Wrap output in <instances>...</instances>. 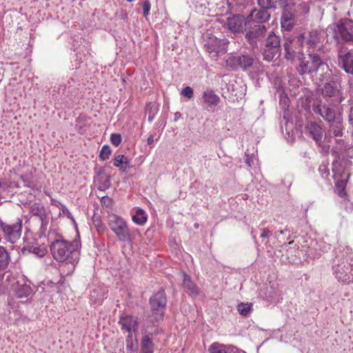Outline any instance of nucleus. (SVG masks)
I'll use <instances>...</instances> for the list:
<instances>
[{"instance_id": "nucleus-1", "label": "nucleus", "mask_w": 353, "mask_h": 353, "mask_svg": "<svg viewBox=\"0 0 353 353\" xmlns=\"http://www.w3.org/2000/svg\"><path fill=\"white\" fill-rule=\"evenodd\" d=\"M78 249V241L70 242L63 239L54 241L50 246V250L54 259L57 261L65 262L61 265V270L65 265L70 266L68 274L74 271L75 265L78 262L79 257Z\"/></svg>"}, {"instance_id": "nucleus-2", "label": "nucleus", "mask_w": 353, "mask_h": 353, "mask_svg": "<svg viewBox=\"0 0 353 353\" xmlns=\"http://www.w3.org/2000/svg\"><path fill=\"white\" fill-rule=\"evenodd\" d=\"M226 64L233 70L241 69L243 71L252 70L254 72L263 71V64L259 58L248 54L230 57L227 59Z\"/></svg>"}, {"instance_id": "nucleus-3", "label": "nucleus", "mask_w": 353, "mask_h": 353, "mask_svg": "<svg viewBox=\"0 0 353 353\" xmlns=\"http://www.w3.org/2000/svg\"><path fill=\"white\" fill-rule=\"evenodd\" d=\"M326 34L332 36L337 42L341 41L353 43V21L345 19L337 24H332L326 28Z\"/></svg>"}, {"instance_id": "nucleus-4", "label": "nucleus", "mask_w": 353, "mask_h": 353, "mask_svg": "<svg viewBox=\"0 0 353 353\" xmlns=\"http://www.w3.org/2000/svg\"><path fill=\"white\" fill-rule=\"evenodd\" d=\"M296 59L299 61L296 70L301 75L316 72L320 67L325 65L321 57L316 53L310 52L305 54L299 52Z\"/></svg>"}, {"instance_id": "nucleus-5", "label": "nucleus", "mask_w": 353, "mask_h": 353, "mask_svg": "<svg viewBox=\"0 0 353 353\" xmlns=\"http://www.w3.org/2000/svg\"><path fill=\"white\" fill-rule=\"evenodd\" d=\"M107 221L108 227L119 241L125 243L132 241L130 228L123 218L114 213H111L108 215Z\"/></svg>"}, {"instance_id": "nucleus-6", "label": "nucleus", "mask_w": 353, "mask_h": 353, "mask_svg": "<svg viewBox=\"0 0 353 353\" xmlns=\"http://www.w3.org/2000/svg\"><path fill=\"white\" fill-rule=\"evenodd\" d=\"M0 228L3 232L5 239L14 243L21 237L22 220L19 217L14 219L1 220Z\"/></svg>"}, {"instance_id": "nucleus-7", "label": "nucleus", "mask_w": 353, "mask_h": 353, "mask_svg": "<svg viewBox=\"0 0 353 353\" xmlns=\"http://www.w3.org/2000/svg\"><path fill=\"white\" fill-rule=\"evenodd\" d=\"M167 299L163 290L154 293L150 299L152 315L156 321H159L164 315Z\"/></svg>"}, {"instance_id": "nucleus-8", "label": "nucleus", "mask_w": 353, "mask_h": 353, "mask_svg": "<svg viewBox=\"0 0 353 353\" xmlns=\"http://www.w3.org/2000/svg\"><path fill=\"white\" fill-rule=\"evenodd\" d=\"M338 65L347 74L353 75V52L341 46L337 50Z\"/></svg>"}, {"instance_id": "nucleus-9", "label": "nucleus", "mask_w": 353, "mask_h": 353, "mask_svg": "<svg viewBox=\"0 0 353 353\" xmlns=\"http://www.w3.org/2000/svg\"><path fill=\"white\" fill-rule=\"evenodd\" d=\"M280 39L274 32L269 34L265 41V48L263 50V58L271 61L280 52Z\"/></svg>"}, {"instance_id": "nucleus-10", "label": "nucleus", "mask_w": 353, "mask_h": 353, "mask_svg": "<svg viewBox=\"0 0 353 353\" xmlns=\"http://www.w3.org/2000/svg\"><path fill=\"white\" fill-rule=\"evenodd\" d=\"M320 33L316 31L304 32L297 38V42L302 46H307L309 49H316L321 43Z\"/></svg>"}, {"instance_id": "nucleus-11", "label": "nucleus", "mask_w": 353, "mask_h": 353, "mask_svg": "<svg viewBox=\"0 0 353 353\" xmlns=\"http://www.w3.org/2000/svg\"><path fill=\"white\" fill-rule=\"evenodd\" d=\"M266 33V27L262 24H256L247 30L245 37L249 44L253 48L257 47V42L263 38Z\"/></svg>"}, {"instance_id": "nucleus-12", "label": "nucleus", "mask_w": 353, "mask_h": 353, "mask_svg": "<svg viewBox=\"0 0 353 353\" xmlns=\"http://www.w3.org/2000/svg\"><path fill=\"white\" fill-rule=\"evenodd\" d=\"M320 79L322 81H327L322 88V94L323 96L332 97L337 94L339 91V83L336 81H334L332 77L331 70L327 68V71L322 75Z\"/></svg>"}, {"instance_id": "nucleus-13", "label": "nucleus", "mask_w": 353, "mask_h": 353, "mask_svg": "<svg viewBox=\"0 0 353 353\" xmlns=\"http://www.w3.org/2000/svg\"><path fill=\"white\" fill-rule=\"evenodd\" d=\"M119 324L123 332H128V334L136 333L138 330L137 319L130 315H121L119 318Z\"/></svg>"}, {"instance_id": "nucleus-14", "label": "nucleus", "mask_w": 353, "mask_h": 353, "mask_svg": "<svg viewBox=\"0 0 353 353\" xmlns=\"http://www.w3.org/2000/svg\"><path fill=\"white\" fill-rule=\"evenodd\" d=\"M329 123V129L325 135V139H327L328 141H330V139L332 137H342L344 130L342 117L338 116L336 119Z\"/></svg>"}, {"instance_id": "nucleus-15", "label": "nucleus", "mask_w": 353, "mask_h": 353, "mask_svg": "<svg viewBox=\"0 0 353 353\" xmlns=\"http://www.w3.org/2000/svg\"><path fill=\"white\" fill-rule=\"evenodd\" d=\"M246 21L242 15H234L227 19L226 26L231 32H240L243 31Z\"/></svg>"}, {"instance_id": "nucleus-16", "label": "nucleus", "mask_w": 353, "mask_h": 353, "mask_svg": "<svg viewBox=\"0 0 353 353\" xmlns=\"http://www.w3.org/2000/svg\"><path fill=\"white\" fill-rule=\"evenodd\" d=\"M314 113L319 114L325 121L330 123L336 119L338 116L334 109L326 105L319 104L313 107Z\"/></svg>"}, {"instance_id": "nucleus-17", "label": "nucleus", "mask_w": 353, "mask_h": 353, "mask_svg": "<svg viewBox=\"0 0 353 353\" xmlns=\"http://www.w3.org/2000/svg\"><path fill=\"white\" fill-rule=\"evenodd\" d=\"M333 168L332 171L334 173V178L336 181L335 183V191L338 194V195L341 197H343L345 194V189L346 186V180L343 179H340L341 174L338 171V166H339V164L337 161H334L332 163Z\"/></svg>"}, {"instance_id": "nucleus-18", "label": "nucleus", "mask_w": 353, "mask_h": 353, "mask_svg": "<svg viewBox=\"0 0 353 353\" xmlns=\"http://www.w3.org/2000/svg\"><path fill=\"white\" fill-rule=\"evenodd\" d=\"M270 17V14L268 10L261 8V10L254 9L246 19L247 21H253L257 23H263L267 21Z\"/></svg>"}, {"instance_id": "nucleus-19", "label": "nucleus", "mask_w": 353, "mask_h": 353, "mask_svg": "<svg viewBox=\"0 0 353 353\" xmlns=\"http://www.w3.org/2000/svg\"><path fill=\"white\" fill-rule=\"evenodd\" d=\"M202 100L207 108L216 107L220 102L219 97L211 89H207L203 92Z\"/></svg>"}, {"instance_id": "nucleus-20", "label": "nucleus", "mask_w": 353, "mask_h": 353, "mask_svg": "<svg viewBox=\"0 0 353 353\" xmlns=\"http://www.w3.org/2000/svg\"><path fill=\"white\" fill-rule=\"evenodd\" d=\"M309 132L312 139L318 146H321L323 143V138L324 136V130L316 123H311L307 126Z\"/></svg>"}, {"instance_id": "nucleus-21", "label": "nucleus", "mask_w": 353, "mask_h": 353, "mask_svg": "<svg viewBox=\"0 0 353 353\" xmlns=\"http://www.w3.org/2000/svg\"><path fill=\"white\" fill-rule=\"evenodd\" d=\"M334 273L339 281L343 283H350L352 281V277L347 272L348 268L337 265L334 266Z\"/></svg>"}, {"instance_id": "nucleus-22", "label": "nucleus", "mask_w": 353, "mask_h": 353, "mask_svg": "<svg viewBox=\"0 0 353 353\" xmlns=\"http://www.w3.org/2000/svg\"><path fill=\"white\" fill-rule=\"evenodd\" d=\"M294 14L287 8H285L281 18L282 28L285 30H290L294 25Z\"/></svg>"}, {"instance_id": "nucleus-23", "label": "nucleus", "mask_w": 353, "mask_h": 353, "mask_svg": "<svg viewBox=\"0 0 353 353\" xmlns=\"http://www.w3.org/2000/svg\"><path fill=\"white\" fill-rule=\"evenodd\" d=\"M209 353H236V348L219 343H213L208 348Z\"/></svg>"}, {"instance_id": "nucleus-24", "label": "nucleus", "mask_w": 353, "mask_h": 353, "mask_svg": "<svg viewBox=\"0 0 353 353\" xmlns=\"http://www.w3.org/2000/svg\"><path fill=\"white\" fill-rule=\"evenodd\" d=\"M297 42V40H292L290 38H287L283 43L284 50L285 51V58L288 60H293L296 57V51L294 45Z\"/></svg>"}, {"instance_id": "nucleus-25", "label": "nucleus", "mask_w": 353, "mask_h": 353, "mask_svg": "<svg viewBox=\"0 0 353 353\" xmlns=\"http://www.w3.org/2000/svg\"><path fill=\"white\" fill-rule=\"evenodd\" d=\"M15 295L19 298L27 297L32 293L31 287L26 283H16L14 288Z\"/></svg>"}, {"instance_id": "nucleus-26", "label": "nucleus", "mask_w": 353, "mask_h": 353, "mask_svg": "<svg viewBox=\"0 0 353 353\" xmlns=\"http://www.w3.org/2000/svg\"><path fill=\"white\" fill-rule=\"evenodd\" d=\"M259 6L264 10L276 8L277 5L283 6L285 5V0H257Z\"/></svg>"}, {"instance_id": "nucleus-27", "label": "nucleus", "mask_w": 353, "mask_h": 353, "mask_svg": "<svg viewBox=\"0 0 353 353\" xmlns=\"http://www.w3.org/2000/svg\"><path fill=\"white\" fill-rule=\"evenodd\" d=\"M114 165L118 168L121 171L125 172L130 167V161L127 157L123 154H118L114 157Z\"/></svg>"}, {"instance_id": "nucleus-28", "label": "nucleus", "mask_w": 353, "mask_h": 353, "mask_svg": "<svg viewBox=\"0 0 353 353\" xmlns=\"http://www.w3.org/2000/svg\"><path fill=\"white\" fill-rule=\"evenodd\" d=\"M10 261V254L4 247L0 246V270H3L7 268Z\"/></svg>"}, {"instance_id": "nucleus-29", "label": "nucleus", "mask_w": 353, "mask_h": 353, "mask_svg": "<svg viewBox=\"0 0 353 353\" xmlns=\"http://www.w3.org/2000/svg\"><path fill=\"white\" fill-rule=\"evenodd\" d=\"M183 285L184 287L188 290L190 294L196 295L199 293L198 288L192 281L190 277L184 274H183Z\"/></svg>"}, {"instance_id": "nucleus-30", "label": "nucleus", "mask_w": 353, "mask_h": 353, "mask_svg": "<svg viewBox=\"0 0 353 353\" xmlns=\"http://www.w3.org/2000/svg\"><path fill=\"white\" fill-rule=\"evenodd\" d=\"M154 343L148 335H145L141 340V353H153Z\"/></svg>"}, {"instance_id": "nucleus-31", "label": "nucleus", "mask_w": 353, "mask_h": 353, "mask_svg": "<svg viewBox=\"0 0 353 353\" xmlns=\"http://www.w3.org/2000/svg\"><path fill=\"white\" fill-rule=\"evenodd\" d=\"M30 212L32 216L37 217L41 222V224H43L45 216L43 207L40 206L38 203H34L30 207Z\"/></svg>"}, {"instance_id": "nucleus-32", "label": "nucleus", "mask_w": 353, "mask_h": 353, "mask_svg": "<svg viewBox=\"0 0 353 353\" xmlns=\"http://www.w3.org/2000/svg\"><path fill=\"white\" fill-rule=\"evenodd\" d=\"M132 219L135 223L141 225L147 221V215L143 210L138 209Z\"/></svg>"}, {"instance_id": "nucleus-33", "label": "nucleus", "mask_w": 353, "mask_h": 353, "mask_svg": "<svg viewBox=\"0 0 353 353\" xmlns=\"http://www.w3.org/2000/svg\"><path fill=\"white\" fill-rule=\"evenodd\" d=\"M137 348V341L133 339V334H128L126 339V349L128 353L134 352Z\"/></svg>"}, {"instance_id": "nucleus-34", "label": "nucleus", "mask_w": 353, "mask_h": 353, "mask_svg": "<svg viewBox=\"0 0 353 353\" xmlns=\"http://www.w3.org/2000/svg\"><path fill=\"white\" fill-rule=\"evenodd\" d=\"M25 250H28L29 252L34 254L39 257H43L46 253V249L45 248H41L34 245H28Z\"/></svg>"}, {"instance_id": "nucleus-35", "label": "nucleus", "mask_w": 353, "mask_h": 353, "mask_svg": "<svg viewBox=\"0 0 353 353\" xmlns=\"http://www.w3.org/2000/svg\"><path fill=\"white\" fill-rule=\"evenodd\" d=\"M112 150L109 145H104L99 153V158L102 161H105L110 158V156L111 154Z\"/></svg>"}, {"instance_id": "nucleus-36", "label": "nucleus", "mask_w": 353, "mask_h": 353, "mask_svg": "<svg viewBox=\"0 0 353 353\" xmlns=\"http://www.w3.org/2000/svg\"><path fill=\"white\" fill-rule=\"evenodd\" d=\"M251 307H252L251 303H241L238 305L237 310L241 314H242L243 316H246L250 312Z\"/></svg>"}, {"instance_id": "nucleus-37", "label": "nucleus", "mask_w": 353, "mask_h": 353, "mask_svg": "<svg viewBox=\"0 0 353 353\" xmlns=\"http://www.w3.org/2000/svg\"><path fill=\"white\" fill-rule=\"evenodd\" d=\"M101 294L99 290H93L90 293L91 301L93 303H100L103 299Z\"/></svg>"}, {"instance_id": "nucleus-38", "label": "nucleus", "mask_w": 353, "mask_h": 353, "mask_svg": "<svg viewBox=\"0 0 353 353\" xmlns=\"http://www.w3.org/2000/svg\"><path fill=\"white\" fill-rule=\"evenodd\" d=\"M319 171L321 173L322 177L327 178L330 175L328 163H322L319 168Z\"/></svg>"}, {"instance_id": "nucleus-39", "label": "nucleus", "mask_w": 353, "mask_h": 353, "mask_svg": "<svg viewBox=\"0 0 353 353\" xmlns=\"http://www.w3.org/2000/svg\"><path fill=\"white\" fill-rule=\"evenodd\" d=\"M146 111L149 113L148 119L152 121L153 119L154 114L157 111V107L155 104L149 103L146 106Z\"/></svg>"}, {"instance_id": "nucleus-40", "label": "nucleus", "mask_w": 353, "mask_h": 353, "mask_svg": "<svg viewBox=\"0 0 353 353\" xmlns=\"http://www.w3.org/2000/svg\"><path fill=\"white\" fill-rule=\"evenodd\" d=\"M121 136L120 134L114 133L111 134L110 141L112 145L118 146L121 142Z\"/></svg>"}, {"instance_id": "nucleus-41", "label": "nucleus", "mask_w": 353, "mask_h": 353, "mask_svg": "<svg viewBox=\"0 0 353 353\" xmlns=\"http://www.w3.org/2000/svg\"><path fill=\"white\" fill-rule=\"evenodd\" d=\"M181 94L188 99H192L194 95L193 89L190 86H186L182 89Z\"/></svg>"}, {"instance_id": "nucleus-42", "label": "nucleus", "mask_w": 353, "mask_h": 353, "mask_svg": "<svg viewBox=\"0 0 353 353\" xmlns=\"http://www.w3.org/2000/svg\"><path fill=\"white\" fill-rule=\"evenodd\" d=\"M150 10V3L148 0H146L143 3V15L145 17H147L149 14Z\"/></svg>"}, {"instance_id": "nucleus-43", "label": "nucleus", "mask_w": 353, "mask_h": 353, "mask_svg": "<svg viewBox=\"0 0 353 353\" xmlns=\"http://www.w3.org/2000/svg\"><path fill=\"white\" fill-rule=\"evenodd\" d=\"M112 200L108 196H103L101 199V203L102 206L109 207L111 205Z\"/></svg>"}, {"instance_id": "nucleus-44", "label": "nucleus", "mask_w": 353, "mask_h": 353, "mask_svg": "<svg viewBox=\"0 0 353 353\" xmlns=\"http://www.w3.org/2000/svg\"><path fill=\"white\" fill-rule=\"evenodd\" d=\"M215 43H217V41H215ZM205 46H207V48L210 52H217V50H218L216 43H208L205 44Z\"/></svg>"}, {"instance_id": "nucleus-45", "label": "nucleus", "mask_w": 353, "mask_h": 353, "mask_svg": "<svg viewBox=\"0 0 353 353\" xmlns=\"http://www.w3.org/2000/svg\"><path fill=\"white\" fill-rule=\"evenodd\" d=\"M261 234L260 236L261 238H268L272 234L271 231H270L268 228H261Z\"/></svg>"}, {"instance_id": "nucleus-46", "label": "nucleus", "mask_w": 353, "mask_h": 353, "mask_svg": "<svg viewBox=\"0 0 353 353\" xmlns=\"http://www.w3.org/2000/svg\"><path fill=\"white\" fill-rule=\"evenodd\" d=\"M110 183L109 178L108 176H105V181L103 183L99 186L100 190H105L110 187Z\"/></svg>"}, {"instance_id": "nucleus-47", "label": "nucleus", "mask_w": 353, "mask_h": 353, "mask_svg": "<svg viewBox=\"0 0 353 353\" xmlns=\"http://www.w3.org/2000/svg\"><path fill=\"white\" fill-rule=\"evenodd\" d=\"M348 123L353 125V106L350 107L348 112Z\"/></svg>"}, {"instance_id": "nucleus-48", "label": "nucleus", "mask_w": 353, "mask_h": 353, "mask_svg": "<svg viewBox=\"0 0 353 353\" xmlns=\"http://www.w3.org/2000/svg\"><path fill=\"white\" fill-rule=\"evenodd\" d=\"M147 142L148 145H152L154 143V136L152 134L150 135L149 137L148 138Z\"/></svg>"}, {"instance_id": "nucleus-49", "label": "nucleus", "mask_w": 353, "mask_h": 353, "mask_svg": "<svg viewBox=\"0 0 353 353\" xmlns=\"http://www.w3.org/2000/svg\"><path fill=\"white\" fill-rule=\"evenodd\" d=\"M245 162L248 164V166H251V164L252 163V158L250 157L249 156H247V158L245 159Z\"/></svg>"}, {"instance_id": "nucleus-50", "label": "nucleus", "mask_w": 353, "mask_h": 353, "mask_svg": "<svg viewBox=\"0 0 353 353\" xmlns=\"http://www.w3.org/2000/svg\"><path fill=\"white\" fill-rule=\"evenodd\" d=\"M4 277L8 281L12 277V274L10 272H6L3 274V278Z\"/></svg>"}, {"instance_id": "nucleus-51", "label": "nucleus", "mask_w": 353, "mask_h": 353, "mask_svg": "<svg viewBox=\"0 0 353 353\" xmlns=\"http://www.w3.org/2000/svg\"><path fill=\"white\" fill-rule=\"evenodd\" d=\"M14 186L18 187V185L16 183H10L8 185L9 188H13Z\"/></svg>"}, {"instance_id": "nucleus-52", "label": "nucleus", "mask_w": 353, "mask_h": 353, "mask_svg": "<svg viewBox=\"0 0 353 353\" xmlns=\"http://www.w3.org/2000/svg\"><path fill=\"white\" fill-rule=\"evenodd\" d=\"M103 178V176H101V173H99L98 174V176H97V179L99 180V179H102Z\"/></svg>"}, {"instance_id": "nucleus-53", "label": "nucleus", "mask_w": 353, "mask_h": 353, "mask_svg": "<svg viewBox=\"0 0 353 353\" xmlns=\"http://www.w3.org/2000/svg\"><path fill=\"white\" fill-rule=\"evenodd\" d=\"M3 183L1 182V180L0 179V188L2 187Z\"/></svg>"}, {"instance_id": "nucleus-54", "label": "nucleus", "mask_w": 353, "mask_h": 353, "mask_svg": "<svg viewBox=\"0 0 353 353\" xmlns=\"http://www.w3.org/2000/svg\"><path fill=\"white\" fill-rule=\"evenodd\" d=\"M279 232V234H283V230H280Z\"/></svg>"}, {"instance_id": "nucleus-55", "label": "nucleus", "mask_w": 353, "mask_h": 353, "mask_svg": "<svg viewBox=\"0 0 353 353\" xmlns=\"http://www.w3.org/2000/svg\"><path fill=\"white\" fill-rule=\"evenodd\" d=\"M293 243H294V241H292L289 242V244H290V245L293 244Z\"/></svg>"}, {"instance_id": "nucleus-56", "label": "nucleus", "mask_w": 353, "mask_h": 353, "mask_svg": "<svg viewBox=\"0 0 353 353\" xmlns=\"http://www.w3.org/2000/svg\"><path fill=\"white\" fill-rule=\"evenodd\" d=\"M128 2H132L134 0H126Z\"/></svg>"}]
</instances>
